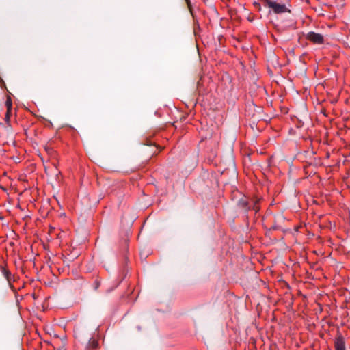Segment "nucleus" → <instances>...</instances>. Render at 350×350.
I'll use <instances>...</instances> for the list:
<instances>
[{"label":"nucleus","instance_id":"f257e3e1","mask_svg":"<svg viewBox=\"0 0 350 350\" xmlns=\"http://www.w3.org/2000/svg\"><path fill=\"white\" fill-rule=\"evenodd\" d=\"M306 38L314 44H322L324 43V37L321 33L310 31L306 35Z\"/></svg>","mask_w":350,"mask_h":350},{"label":"nucleus","instance_id":"f03ea898","mask_svg":"<svg viewBox=\"0 0 350 350\" xmlns=\"http://www.w3.org/2000/svg\"><path fill=\"white\" fill-rule=\"evenodd\" d=\"M0 271L3 275V276L5 278L8 283L9 284V286L10 288L14 290V286L12 285V282L14 281V279L11 273V272L9 271V269L7 268V265H0Z\"/></svg>","mask_w":350,"mask_h":350},{"label":"nucleus","instance_id":"7ed1b4c3","mask_svg":"<svg viewBox=\"0 0 350 350\" xmlns=\"http://www.w3.org/2000/svg\"><path fill=\"white\" fill-rule=\"evenodd\" d=\"M237 206L245 213H247L249 211L251 210V202L245 196H243V198L239 200L237 202Z\"/></svg>","mask_w":350,"mask_h":350},{"label":"nucleus","instance_id":"20e7f679","mask_svg":"<svg viewBox=\"0 0 350 350\" xmlns=\"http://www.w3.org/2000/svg\"><path fill=\"white\" fill-rule=\"evenodd\" d=\"M335 350H346L344 337L341 334H338L334 340Z\"/></svg>","mask_w":350,"mask_h":350},{"label":"nucleus","instance_id":"39448f33","mask_svg":"<svg viewBox=\"0 0 350 350\" xmlns=\"http://www.w3.org/2000/svg\"><path fill=\"white\" fill-rule=\"evenodd\" d=\"M274 13L282 14L284 12H290V10L286 8L284 4H280L274 1L271 8Z\"/></svg>","mask_w":350,"mask_h":350},{"label":"nucleus","instance_id":"423d86ee","mask_svg":"<svg viewBox=\"0 0 350 350\" xmlns=\"http://www.w3.org/2000/svg\"><path fill=\"white\" fill-rule=\"evenodd\" d=\"M44 150H45L46 154L49 155V157L50 158H51V159H55L56 158L57 152L53 149V148L52 146H51L50 145H46L44 146Z\"/></svg>","mask_w":350,"mask_h":350},{"label":"nucleus","instance_id":"0eeeda50","mask_svg":"<svg viewBox=\"0 0 350 350\" xmlns=\"http://www.w3.org/2000/svg\"><path fill=\"white\" fill-rule=\"evenodd\" d=\"M260 200V199L258 198H253L251 200V210H254L255 213H258L260 210V206L258 205Z\"/></svg>","mask_w":350,"mask_h":350},{"label":"nucleus","instance_id":"6e6552de","mask_svg":"<svg viewBox=\"0 0 350 350\" xmlns=\"http://www.w3.org/2000/svg\"><path fill=\"white\" fill-rule=\"evenodd\" d=\"M99 347L98 341L95 338L92 337L90 339L88 348L89 349H96Z\"/></svg>","mask_w":350,"mask_h":350},{"label":"nucleus","instance_id":"1a4fd4ad","mask_svg":"<svg viewBox=\"0 0 350 350\" xmlns=\"http://www.w3.org/2000/svg\"><path fill=\"white\" fill-rule=\"evenodd\" d=\"M5 105L7 110H12V100L10 96H7Z\"/></svg>","mask_w":350,"mask_h":350},{"label":"nucleus","instance_id":"9d476101","mask_svg":"<svg viewBox=\"0 0 350 350\" xmlns=\"http://www.w3.org/2000/svg\"><path fill=\"white\" fill-rule=\"evenodd\" d=\"M12 110H6L5 116V121L8 126H10V117L12 116Z\"/></svg>","mask_w":350,"mask_h":350},{"label":"nucleus","instance_id":"9b49d317","mask_svg":"<svg viewBox=\"0 0 350 350\" xmlns=\"http://www.w3.org/2000/svg\"><path fill=\"white\" fill-rule=\"evenodd\" d=\"M265 6L271 8L272 4H273L274 1L273 0H260Z\"/></svg>","mask_w":350,"mask_h":350},{"label":"nucleus","instance_id":"f8f14e48","mask_svg":"<svg viewBox=\"0 0 350 350\" xmlns=\"http://www.w3.org/2000/svg\"><path fill=\"white\" fill-rule=\"evenodd\" d=\"M265 6L271 8L272 4H273L274 1L273 0H260Z\"/></svg>","mask_w":350,"mask_h":350},{"label":"nucleus","instance_id":"ddd939ff","mask_svg":"<svg viewBox=\"0 0 350 350\" xmlns=\"http://www.w3.org/2000/svg\"><path fill=\"white\" fill-rule=\"evenodd\" d=\"M57 231H58V232H56L55 236L56 237L57 239H58L61 241L63 238V234H64V232L59 230H58Z\"/></svg>","mask_w":350,"mask_h":350},{"label":"nucleus","instance_id":"4468645a","mask_svg":"<svg viewBox=\"0 0 350 350\" xmlns=\"http://www.w3.org/2000/svg\"><path fill=\"white\" fill-rule=\"evenodd\" d=\"M56 233V229L54 227H50L49 230V235L53 237L55 236Z\"/></svg>","mask_w":350,"mask_h":350},{"label":"nucleus","instance_id":"2eb2a0df","mask_svg":"<svg viewBox=\"0 0 350 350\" xmlns=\"http://www.w3.org/2000/svg\"><path fill=\"white\" fill-rule=\"evenodd\" d=\"M100 286V282L98 280H95L94 282V289L96 290Z\"/></svg>","mask_w":350,"mask_h":350},{"label":"nucleus","instance_id":"dca6fc26","mask_svg":"<svg viewBox=\"0 0 350 350\" xmlns=\"http://www.w3.org/2000/svg\"><path fill=\"white\" fill-rule=\"evenodd\" d=\"M254 5L256 8H258V10H260V4L259 3H256V2H255V3H254Z\"/></svg>","mask_w":350,"mask_h":350},{"label":"nucleus","instance_id":"f3484780","mask_svg":"<svg viewBox=\"0 0 350 350\" xmlns=\"http://www.w3.org/2000/svg\"><path fill=\"white\" fill-rule=\"evenodd\" d=\"M185 1L187 3V5L190 6V3H191L190 0H185Z\"/></svg>","mask_w":350,"mask_h":350},{"label":"nucleus","instance_id":"a211bd4d","mask_svg":"<svg viewBox=\"0 0 350 350\" xmlns=\"http://www.w3.org/2000/svg\"><path fill=\"white\" fill-rule=\"evenodd\" d=\"M146 144L148 145V146H150V145H152V143L151 142H150V143L148 142V143H147Z\"/></svg>","mask_w":350,"mask_h":350}]
</instances>
